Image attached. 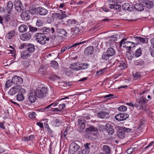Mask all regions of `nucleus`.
Returning <instances> with one entry per match:
<instances>
[{"instance_id": "nucleus-1", "label": "nucleus", "mask_w": 154, "mask_h": 154, "mask_svg": "<svg viewBox=\"0 0 154 154\" xmlns=\"http://www.w3.org/2000/svg\"><path fill=\"white\" fill-rule=\"evenodd\" d=\"M35 40L41 44L44 45L46 41H48L49 38L46 37L44 34L41 33H37L35 34Z\"/></svg>"}, {"instance_id": "nucleus-2", "label": "nucleus", "mask_w": 154, "mask_h": 154, "mask_svg": "<svg viewBox=\"0 0 154 154\" xmlns=\"http://www.w3.org/2000/svg\"><path fill=\"white\" fill-rule=\"evenodd\" d=\"M35 92L36 97L41 99H43L46 97L48 93L47 88L45 87H43L40 89L37 90Z\"/></svg>"}, {"instance_id": "nucleus-3", "label": "nucleus", "mask_w": 154, "mask_h": 154, "mask_svg": "<svg viewBox=\"0 0 154 154\" xmlns=\"http://www.w3.org/2000/svg\"><path fill=\"white\" fill-rule=\"evenodd\" d=\"M127 39V38L123 39L120 42V46L121 47L122 45L123 44V47L126 48L127 50L130 51L131 48L135 47V43L130 42H125Z\"/></svg>"}, {"instance_id": "nucleus-4", "label": "nucleus", "mask_w": 154, "mask_h": 154, "mask_svg": "<svg viewBox=\"0 0 154 154\" xmlns=\"http://www.w3.org/2000/svg\"><path fill=\"white\" fill-rule=\"evenodd\" d=\"M90 117L86 115H84L83 116L81 117L79 119L78 123L79 125L80 128L82 129H84L85 127V123L86 122V120H89Z\"/></svg>"}, {"instance_id": "nucleus-5", "label": "nucleus", "mask_w": 154, "mask_h": 154, "mask_svg": "<svg viewBox=\"0 0 154 154\" xmlns=\"http://www.w3.org/2000/svg\"><path fill=\"white\" fill-rule=\"evenodd\" d=\"M22 88V86L20 85H18L14 86L11 88L8 92V94L10 95L13 96L18 92Z\"/></svg>"}, {"instance_id": "nucleus-6", "label": "nucleus", "mask_w": 154, "mask_h": 154, "mask_svg": "<svg viewBox=\"0 0 154 154\" xmlns=\"http://www.w3.org/2000/svg\"><path fill=\"white\" fill-rule=\"evenodd\" d=\"M128 116L129 115L128 114L123 113L117 114L115 117L117 121H123L126 119L128 118Z\"/></svg>"}, {"instance_id": "nucleus-7", "label": "nucleus", "mask_w": 154, "mask_h": 154, "mask_svg": "<svg viewBox=\"0 0 154 154\" xmlns=\"http://www.w3.org/2000/svg\"><path fill=\"white\" fill-rule=\"evenodd\" d=\"M21 47L24 48L25 47L27 48V51L29 52H32L35 51V47L32 44H23L21 45Z\"/></svg>"}, {"instance_id": "nucleus-8", "label": "nucleus", "mask_w": 154, "mask_h": 154, "mask_svg": "<svg viewBox=\"0 0 154 154\" xmlns=\"http://www.w3.org/2000/svg\"><path fill=\"white\" fill-rule=\"evenodd\" d=\"M25 93V90L21 88L17 96V100L19 101H23L24 99V95Z\"/></svg>"}, {"instance_id": "nucleus-9", "label": "nucleus", "mask_w": 154, "mask_h": 154, "mask_svg": "<svg viewBox=\"0 0 154 154\" xmlns=\"http://www.w3.org/2000/svg\"><path fill=\"white\" fill-rule=\"evenodd\" d=\"M14 5L17 11L20 12L23 11V6L20 0H15L14 2Z\"/></svg>"}, {"instance_id": "nucleus-10", "label": "nucleus", "mask_w": 154, "mask_h": 154, "mask_svg": "<svg viewBox=\"0 0 154 154\" xmlns=\"http://www.w3.org/2000/svg\"><path fill=\"white\" fill-rule=\"evenodd\" d=\"M69 151H72V153L77 151L79 149L80 146L75 142L72 143L69 146Z\"/></svg>"}, {"instance_id": "nucleus-11", "label": "nucleus", "mask_w": 154, "mask_h": 154, "mask_svg": "<svg viewBox=\"0 0 154 154\" xmlns=\"http://www.w3.org/2000/svg\"><path fill=\"white\" fill-rule=\"evenodd\" d=\"M109 7L111 9H114L118 11H120L121 10V6L118 4L117 2H114L112 4H110L108 5Z\"/></svg>"}, {"instance_id": "nucleus-12", "label": "nucleus", "mask_w": 154, "mask_h": 154, "mask_svg": "<svg viewBox=\"0 0 154 154\" xmlns=\"http://www.w3.org/2000/svg\"><path fill=\"white\" fill-rule=\"evenodd\" d=\"M11 82L14 84H21L23 82V79L22 78L17 75L14 76L11 80Z\"/></svg>"}, {"instance_id": "nucleus-13", "label": "nucleus", "mask_w": 154, "mask_h": 154, "mask_svg": "<svg viewBox=\"0 0 154 154\" xmlns=\"http://www.w3.org/2000/svg\"><path fill=\"white\" fill-rule=\"evenodd\" d=\"M74 95H69V96L66 97H65L64 98H62L59 100H56V101H55L53 103L50 104L48 106H46L45 107V109H46L48 108L49 107H51L52 106H56L57 104H58L59 101H60L61 100H65V99H68L69 97H72V96H73Z\"/></svg>"}, {"instance_id": "nucleus-14", "label": "nucleus", "mask_w": 154, "mask_h": 154, "mask_svg": "<svg viewBox=\"0 0 154 154\" xmlns=\"http://www.w3.org/2000/svg\"><path fill=\"white\" fill-rule=\"evenodd\" d=\"M57 34L60 36L64 38L67 36L68 33L64 29H59L57 31Z\"/></svg>"}, {"instance_id": "nucleus-15", "label": "nucleus", "mask_w": 154, "mask_h": 154, "mask_svg": "<svg viewBox=\"0 0 154 154\" xmlns=\"http://www.w3.org/2000/svg\"><path fill=\"white\" fill-rule=\"evenodd\" d=\"M140 1L148 8H151L153 7V3L149 0H140Z\"/></svg>"}, {"instance_id": "nucleus-16", "label": "nucleus", "mask_w": 154, "mask_h": 154, "mask_svg": "<svg viewBox=\"0 0 154 154\" xmlns=\"http://www.w3.org/2000/svg\"><path fill=\"white\" fill-rule=\"evenodd\" d=\"M48 10L42 7H38V14L41 16H45L47 14Z\"/></svg>"}, {"instance_id": "nucleus-17", "label": "nucleus", "mask_w": 154, "mask_h": 154, "mask_svg": "<svg viewBox=\"0 0 154 154\" xmlns=\"http://www.w3.org/2000/svg\"><path fill=\"white\" fill-rule=\"evenodd\" d=\"M98 117L101 119H107L109 117V114L106 112L100 111L97 114Z\"/></svg>"}, {"instance_id": "nucleus-18", "label": "nucleus", "mask_w": 154, "mask_h": 154, "mask_svg": "<svg viewBox=\"0 0 154 154\" xmlns=\"http://www.w3.org/2000/svg\"><path fill=\"white\" fill-rule=\"evenodd\" d=\"M67 26H75L77 25L78 22L75 20L69 19L65 23H63Z\"/></svg>"}, {"instance_id": "nucleus-19", "label": "nucleus", "mask_w": 154, "mask_h": 154, "mask_svg": "<svg viewBox=\"0 0 154 154\" xmlns=\"http://www.w3.org/2000/svg\"><path fill=\"white\" fill-rule=\"evenodd\" d=\"M31 34L29 32L24 33L20 36V39L23 41L28 40L31 38Z\"/></svg>"}, {"instance_id": "nucleus-20", "label": "nucleus", "mask_w": 154, "mask_h": 154, "mask_svg": "<svg viewBox=\"0 0 154 154\" xmlns=\"http://www.w3.org/2000/svg\"><path fill=\"white\" fill-rule=\"evenodd\" d=\"M118 136L120 139L124 138L125 136V133L122 127L118 128L117 131Z\"/></svg>"}, {"instance_id": "nucleus-21", "label": "nucleus", "mask_w": 154, "mask_h": 154, "mask_svg": "<svg viewBox=\"0 0 154 154\" xmlns=\"http://www.w3.org/2000/svg\"><path fill=\"white\" fill-rule=\"evenodd\" d=\"M85 131L88 134H91L93 132H97L98 129L93 126H91L86 129Z\"/></svg>"}, {"instance_id": "nucleus-22", "label": "nucleus", "mask_w": 154, "mask_h": 154, "mask_svg": "<svg viewBox=\"0 0 154 154\" xmlns=\"http://www.w3.org/2000/svg\"><path fill=\"white\" fill-rule=\"evenodd\" d=\"M41 31L44 33L43 34H48L51 32L52 34H53L55 31V29L54 27H52L51 29L45 27L41 29Z\"/></svg>"}, {"instance_id": "nucleus-23", "label": "nucleus", "mask_w": 154, "mask_h": 154, "mask_svg": "<svg viewBox=\"0 0 154 154\" xmlns=\"http://www.w3.org/2000/svg\"><path fill=\"white\" fill-rule=\"evenodd\" d=\"M36 96L35 92L31 93L28 96V100L31 103H34L36 100Z\"/></svg>"}, {"instance_id": "nucleus-24", "label": "nucleus", "mask_w": 154, "mask_h": 154, "mask_svg": "<svg viewBox=\"0 0 154 154\" xmlns=\"http://www.w3.org/2000/svg\"><path fill=\"white\" fill-rule=\"evenodd\" d=\"M3 19L5 23H8L11 21H12L13 20V15L9 14H6L3 16Z\"/></svg>"}, {"instance_id": "nucleus-25", "label": "nucleus", "mask_w": 154, "mask_h": 154, "mask_svg": "<svg viewBox=\"0 0 154 154\" xmlns=\"http://www.w3.org/2000/svg\"><path fill=\"white\" fill-rule=\"evenodd\" d=\"M94 51L93 47L89 46L85 49L84 53L87 55H90L93 54Z\"/></svg>"}, {"instance_id": "nucleus-26", "label": "nucleus", "mask_w": 154, "mask_h": 154, "mask_svg": "<svg viewBox=\"0 0 154 154\" xmlns=\"http://www.w3.org/2000/svg\"><path fill=\"white\" fill-rule=\"evenodd\" d=\"M134 39L137 44H140L145 42L146 40V38H143L140 37L136 36L134 37Z\"/></svg>"}, {"instance_id": "nucleus-27", "label": "nucleus", "mask_w": 154, "mask_h": 154, "mask_svg": "<svg viewBox=\"0 0 154 154\" xmlns=\"http://www.w3.org/2000/svg\"><path fill=\"white\" fill-rule=\"evenodd\" d=\"M31 55L30 54L27 50L23 51L21 54V57L23 59H27Z\"/></svg>"}, {"instance_id": "nucleus-28", "label": "nucleus", "mask_w": 154, "mask_h": 154, "mask_svg": "<svg viewBox=\"0 0 154 154\" xmlns=\"http://www.w3.org/2000/svg\"><path fill=\"white\" fill-rule=\"evenodd\" d=\"M29 13V11H26L22 12L21 14V17L22 18L25 20H28L30 18Z\"/></svg>"}, {"instance_id": "nucleus-29", "label": "nucleus", "mask_w": 154, "mask_h": 154, "mask_svg": "<svg viewBox=\"0 0 154 154\" xmlns=\"http://www.w3.org/2000/svg\"><path fill=\"white\" fill-rule=\"evenodd\" d=\"M51 124L54 126L58 127L60 126L62 123V121L60 119H56L52 120L51 122Z\"/></svg>"}, {"instance_id": "nucleus-30", "label": "nucleus", "mask_w": 154, "mask_h": 154, "mask_svg": "<svg viewBox=\"0 0 154 154\" xmlns=\"http://www.w3.org/2000/svg\"><path fill=\"white\" fill-rule=\"evenodd\" d=\"M122 9L125 10H127L129 11H131L133 8L128 3H125L122 5Z\"/></svg>"}, {"instance_id": "nucleus-31", "label": "nucleus", "mask_w": 154, "mask_h": 154, "mask_svg": "<svg viewBox=\"0 0 154 154\" xmlns=\"http://www.w3.org/2000/svg\"><path fill=\"white\" fill-rule=\"evenodd\" d=\"M148 100L146 99V98L143 97H141L139 100H137V102L140 104V106H142L144 104L146 103Z\"/></svg>"}, {"instance_id": "nucleus-32", "label": "nucleus", "mask_w": 154, "mask_h": 154, "mask_svg": "<svg viewBox=\"0 0 154 154\" xmlns=\"http://www.w3.org/2000/svg\"><path fill=\"white\" fill-rule=\"evenodd\" d=\"M89 65L86 63H82L79 64V70L87 69L88 68Z\"/></svg>"}, {"instance_id": "nucleus-33", "label": "nucleus", "mask_w": 154, "mask_h": 154, "mask_svg": "<svg viewBox=\"0 0 154 154\" xmlns=\"http://www.w3.org/2000/svg\"><path fill=\"white\" fill-rule=\"evenodd\" d=\"M134 8L138 11H142L144 10L143 6L142 5L137 4L134 6Z\"/></svg>"}, {"instance_id": "nucleus-34", "label": "nucleus", "mask_w": 154, "mask_h": 154, "mask_svg": "<svg viewBox=\"0 0 154 154\" xmlns=\"http://www.w3.org/2000/svg\"><path fill=\"white\" fill-rule=\"evenodd\" d=\"M106 52L110 57L113 56L115 54L116 52L114 49L112 48H108Z\"/></svg>"}, {"instance_id": "nucleus-35", "label": "nucleus", "mask_w": 154, "mask_h": 154, "mask_svg": "<svg viewBox=\"0 0 154 154\" xmlns=\"http://www.w3.org/2000/svg\"><path fill=\"white\" fill-rule=\"evenodd\" d=\"M28 28L26 25L23 24L19 27V30L20 32H23L26 31Z\"/></svg>"}, {"instance_id": "nucleus-36", "label": "nucleus", "mask_w": 154, "mask_h": 154, "mask_svg": "<svg viewBox=\"0 0 154 154\" xmlns=\"http://www.w3.org/2000/svg\"><path fill=\"white\" fill-rule=\"evenodd\" d=\"M78 66L79 63H72L70 67L72 70H73L79 71V68Z\"/></svg>"}, {"instance_id": "nucleus-37", "label": "nucleus", "mask_w": 154, "mask_h": 154, "mask_svg": "<svg viewBox=\"0 0 154 154\" xmlns=\"http://www.w3.org/2000/svg\"><path fill=\"white\" fill-rule=\"evenodd\" d=\"M86 42V41H83L82 42H80L76 43H75L74 44H72L71 45H70L68 47V48H68V49H69L71 48L75 47L76 46H77L79 45H81L82 44H84V43H85Z\"/></svg>"}, {"instance_id": "nucleus-38", "label": "nucleus", "mask_w": 154, "mask_h": 154, "mask_svg": "<svg viewBox=\"0 0 154 154\" xmlns=\"http://www.w3.org/2000/svg\"><path fill=\"white\" fill-rule=\"evenodd\" d=\"M103 149L106 154H109L111 152V150L109 147L107 145H104L103 147Z\"/></svg>"}, {"instance_id": "nucleus-39", "label": "nucleus", "mask_w": 154, "mask_h": 154, "mask_svg": "<svg viewBox=\"0 0 154 154\" xmlns=\"http://www.w3.org/2000/svg\"><path fill=\"white\" fill-rule=\"evenodd\" d=\"M110 57V56L106 51L104 52L102 56V59L104 60H108L109 59Z\"/></svg>"}, {"instance_id": "nucleus-40", "label": "nucleus", "mask_w": 154, "mask_h": 154, "mask_svg": "<svg viewBox=\"0 0 154 154\" xmlns=\"http://www.w3.org/2000/svg\"><path fill=\"white\" fill-rule=\"evenodd\" d=\"M119 66L120 68V69L124 70L127 67V65L124 62L121 61L120 62Z\"/></svg>"}, {"instance_id": "nucleus-41", "label": "nucleus", "mask_w": 154, "mask_h": 154, "mask_svg": "<svg viewBox=\"0 0 154 154\" xmlns=\"http://www.w3.org/2000/svg\"><path fill=\"white\" fill-rule=\"evenodd\" d=\"M29 12L32 14H38V8L29 9Z\"/></svg>"}, {"instance_id": "nucleus-42", "label": "nucleus", "mask_w": 154, "mask_h": 154, "mask_svg": "<svg viewBox=\"0 0 154 154\" xmlns=\"http://www.w3.org/2000/svg\"><path fill=\"white\" fill-rule=\"evenodd\" d=\"M44 24L43 21L40 19L37 20L36 22V26L38 27L42 26Z\"/></svg>"}, {"instance_id": "nucleus-43", "label": "nucleus", "mask_w": 154, "mask_h": 154, "mask_svg": "<svg viewBox=\"0 0 154 154\" xmlns=\"http://www.w3.org/2000/svg\"><path fill=\"white\" fill-rule=\"evenodd\" d=\"M14 36V32L12 31H10L6 34V36L8 39H11Z\"/></svg>"}, {"instance_id": "nucleus-44", "label": "nucleus", "mask_w": 154, "mask_h": 154, "mask_svg": "<svg viewBox=\"0 0 154 154\" xmlns=\"http://www.w3.org/2000/svg\"><path fill=\"white\" fill-rule=\"evenodd\" d=\"M144 63V62L142 60H138L135 62V64L136 65L140 66L141 67L143 66Z\"/></svg>"}, {"instance_id": "nucleus-45", "label": "nucleus", "mask_w": 154, "mask_h": 154, "mask_svg": "<svg viewBox=\"0 0 154 154\" xmlns=\"http://www.w3.org/2000/svg\"><path fill=\"white\" fill-rule=\"evenodd\" d=\"M142 54V51L140 48H139L137 49L135 53V55L136 57L140 56Z\"/></svg>"}, {"instance_id": "nucleus-46", "label": "nucleus", "mask_w": 154, "mask_h": 154, "mask_svg": "<svg viewBox=\"0 0 154 154\" xmlns=\"http://www.w3.org/2000/svg\"><path fill=\"white\" fill-rule=\"evenodd\" d=\"M51 66L54 68H57L58 67V64L55 61H52L51 62Z\"/></svg>"}, {"instance_id": "nucleus-47", "label": "nucleus", "mask_w": 154, "mask_h": 154, "mask_svg": "<svg viewBox=\"0 0 154 154\" xmlns=\"http://www.w3.org/2000/svg\"><path fill=\"white\" fill-rule=\"evenodd\" d=\"M102 98H109L107 99V100L113 99L114 98V95L111 94H107L104 96H103Z\"/></svg>"}, {"instance_id": "nucleus-48", "label": "nucleus", "mask_w": 154, "mask_h": 154, "mask_svg": "<svg viewBox=\"0 0 154 154\" xmlns=\"http://www.w3.org/2000/svg\"><path fill=\"white\" fill-rule=\"evenodd\" d=\"M53 15L55 18L60 20H62L61 14L60 13H54L53 14Z\"/></svg>"}, {"instance_id": "nucleus-49", "label": "nucleus", "mask_w": 154, "mask_h": 154, "mask_svg": "<svg viewBox=\"0 0 154 154\" xmlns=\"http://www.w3.org/2000/svg\"><path fill=\"white\" fill-rule=\"evenodd\" d=\"M118 109L120 111L124 112L127 109V107L124 105L121 106L118 108Z\"/></svg>"}, {"instance_id": "nucleus-50", "label": "nucleus", "mask_w": 154, "mask_h": 154, "mask_svg": "<svg viewBox=\"0 0 154 154\" xmlns=\"http://www.w3.org/2000/svg\"><path fill=\"white\" fill-rule=\"evenodd\" d=\"M90 144L89 143H87L86 144L84 145V147L85 149H83L84 150H88V153L90 152V147L89 146L90 145Z\"/></svg>"}, {"instance_id": "nucleus-51", "label": "nucleus", "mask_w": 154, "mask_h": 154, "mask_svg": "<svg viewBox=\"0 0 154 154\" xmlns=\"http://www.w3.org/2000/svg\"><path fill=\"white\" fill-rule=\"evenodd\" d=\"M133 75L134 78L136 80L140 77L141 73L140 72H136L133 74Z\"/></svg>"}, {"instance_id": "nucleus-52", "label": "nucleus", "mask_w": 154, "mask_h": 154, "mask_svg": "<svg viewBox=\"0 0 154 154\" xmlns=\"http://www.w3.org/2000/svg\"><path fill=\"white\" fill-rule=\"evenodd\" d=\"M12 83V82H11V81H10L9 80H8L6 82L5 87L7 88H9L11 86Z\"/></svg>"}, {"instance_id": "nucleus-53", "label": "nucleus", "mask_w": 154, "mask_h": 154, "mask_svg": "<svg viewBox=\"0 0 154 154\" xmlns=\"http://www.w3.org/2000/svg\"><path fill=\"white\" fill-rule=\"evenodd\" d=\"M61 14V16L62 20L67 17V16L66 14L65 11L60 10Z\"/></svg>"}, {"instance_id": "nucleus-54", "label": "nucleus", "mask_w": 154, "mask_h": 154, "mask_svg": "<svg viewBox=\"0 0 154 154\" xmlns=\"http://www.w3.org/2000/svg\"><path fill=\"white\" fill-rule=\"evenodd\" d=\"M108 134L110 135H112L114 132V129L112 128V126L110 128H109V129H108L107 131Z\"/></svg>"}, {"instance_id": "nucleus-55", "label": "nucleus", "mask_w": 154, "mask_h": 154, "mask_svg": "<svg viewBox=\"0 0 154 154\" xmlns=\"http://www.w3.org/2000/svg\"><path fill=\"white\" fill-rule=\"evenodd\" d=\"M131 148L133 152L137 151L138 149V146L137 145H133Z\"/></svg>"}, {"instance_id": "nucleus-56", "label": "nucleus", "mask_w": 154, "mask_h": 154, "mask_svg": "<svg viewBox=\"0 0 154 154\" xmlns=\"http://www.w3.org/2000/svg\"><path fill=\"white\" fill-rule=\"evenodd\" d=\"M29 30L32 32H35L37 31V28L33 26H30L29 27Z\"/></svg>"}, {"instance_id": "nucleus-57", "label": "nucleus", "mask_w": 154, "mask_h": 154, "mask_svg": "<svg viewBox=\"0 0 154 154\" xmlns=\"http://www.w3.org/2000/svg\"><path fill=\"white\" fill-rule=\"evenodd\" d=\"M36 115V113L35 112H32L29 113V117L31 119L34 118H35Z\"/></svg>"}, {"instance_id": "nucleus-58", "label": "nucleus", "mask_w": 154, "mask_h": 154, "mask_svg": "<svg viewBox=\"0 0 154 154\" xmlns=\"http://www.w3.org/2000/svg\"><path fill=\"white\" fill-rule=\"evenodd\" d=\"M88 150H84V149L79 152L78 154H88Z\"/></svg>"}, {"instance_id": "nucleus-59", "label": "nucleus", "mask_w": 154, "mask_h": 154, "mask_svg": "<svg viewBox=\"0 0 154 154\" xmlns=\"http://www.w3.org/2000/svg\"><path fill=\"white\" fill-rule=\"evenodd\" d=\"M7 7L9 9H11L13 7V4L12 2L10 1L8 2Z\"/></svg>"}, {"instance_id": "nucleus-60", "label": "nucleus", "mask_w": 154, "mask_h": 154, "mask_svg": "<svg viewBox=\"0 0 154 154\" xmlns=\"http://www.w3.org/2000/svg\"><path fill=\"white\" fill-rule=\"evenodd\" d=\"M47 22L48 23H51L53 22V20L51 17H48L47 19Z\"/></svg>"}, {"instance_id": "nucleus-61", "label": "nucleus", "mask_w": 154, "mask_h": 154, "mask_svg": "<svg viewBox=\"0 0 154 154\" xmlns=\"http://www.w3.org/2000/svg\"><path fill=\"white\" fill-rule=\"evenodd\" d=\"M123 128V130L125 133L126 132H129L131 131V129L129 128H127L125 127H122Z\"/></svg>"}, {"instance_id": "nucleus-62", "label": "nucleus", "mask_w": 154, "mask_h": 154, "mask_svg": "<svg viewBox=\"0 0 154 154\" xmlns=\"http://www.w3.org/2000/svg\"><path fill=\"white\" fill-rule=\"evenodd\" d=\"M149 51L151 56L154 57V48L150 47Z\"/></svg>"}, {"instance_id": "nucleus-63", "label": "nucleus", "mask_w": 154, "mask_h": 154, "mask_svg": "<svg viewBox=\"0 0 154 154\" xmlns=\"http://www.w3.org/2000/svg\"><path fill=\"white\" fill-rule=\"evenodd\" d=\"M114 83L113 81L110 80L109 81V82L106 84L108 88H110L111 85Z\"/></svg>"}, {"instance_id": "nucleus-64", "label": "nucleus", "mask_w": 154, "mask_h": 154, "mask_svg": "<svg viewBox=\"0 0 154 154\" xmlns=\"http://www.w3.org/2000/svg\"><path fill=\"white\" fill-rule=\"evenodd\" d=\"M73 31L76 34H77L79 32V29L77 27H74L73 29Z\"/></svg>"}]
</instances>
